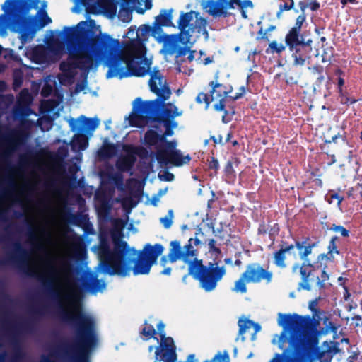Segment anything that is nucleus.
<instances>
[{
    "mask_svg": "<svg viewBox=\"0 0 362 362\" xmlns=\"http://www.w3.org/2000/svg\"><path fill=\"white\" fill-rule=\"evenodd\" d=\"M60 272L67 279L69 292L61 295L52 287L51 280H44V286L52 299L57 302V315L59 320L71 325L75 331L76 338L74 343L65 344L60 348L63 354L74 359L77 362H88L87 351L97 342L95 322L94 319L81 310V297L82 290L76 282L71 280L75 272L73 264L68 259H61ZM40 362H53L48 358H44Z\"/></svg>",
    "mask_w": 362,
    "mask_h": 362,
    "instance_id": "1",
    "label": "nucleus"
},
{
    "mask_svg": "<svg viewBox=\"0 0 362 362\" xmlns=\"http://www.w3.org/2000/svg\"><path fill=\"white\" fill-rule=\"evenodd\" d=\"M278 325L282 331L272 343L284 351L270 362H310L319 343V320L308 315L279 313Z\"/></svg>",
    "mask_w": 362,
    "mask_h": 362,
    "instance_id": "2",
    "label": "nucleus"
},
{
    "mask_svg": "<svg viewBox=\"0 0 362 362\" xmlns=\"http://www.w3.org/2000/svg\"><path fill=\"white\" fill-rule=\"evenodd\" d=\"M97 249L102 272L122 277L129 275L131 270L134 275L148 274L164 251V247L156 243L154 245L146 244L137 252L122 240L115 241L111 250L105 238L100 239Z\"/></svg>",
    "mask_w": 362,
    "mask_h": 362,
    "instance_id": "3",
    "label": "nucleus"
},
{
    "mask_svg": "<svg viewBox=\"0 0 362 362\" xmlns=\"http://www.w3.org/2000/svg\"><path fill=\"white\" fill-rule=\"evenodd\" d=\"M92 50L108 67L107 78L144 76L150 73L149 62L146 57V47L139 42L137 48L119 49V41L107 33L100 32L90 40Z\"/></svg>",
    "mask_w": 362,
    "mask_h": 362,
    "instance_id": "4",
    "label": "nucleus"
},
{
    "mask_svg": "<svg viewBox=\"0 0 362 362\" xmlns=\"http://www.w3.org/2000/svg\"><path fill=\"white\" fill-rule=\"evenodd\" d=\"M150 75V89L157 95L158 98L146 101H143L140 98L135 99L134 112L129 119L132 127H141L148 121L158 123L174 121L175 117L181 115L175 105L171 103L164 105V101L170 98L171 90L160 71L154 69Z\"/></svg>",
    "mask_w": 362,
    "mask_h": 362,
    "instance_id": "5",
    "label": "nucleus"
},
{
    "mask_svg": "<svg viewBox=\"0 0 362 362\" xmlns=\"http://www.w3.org/2000/svg\"><path fill=\"white\" fill-rule=\"evenodd\" d=\"M47 1L40 0H6L1 6L13 32L18 33L22 44L32 40L36 32L52 20L45 11Z\"/></svg>",
    "mask_w": 362,
    "mask_h": 362,
    "instance_id": "6",
    "label": "nucleus"
},
{
    "mask_svg": "<svg viewBox=\"0 0 362 362\" xmlns=\"http://www.w3.org/2000/svg\"><path fill=\"white\" fill-rule=\"evenodd\" d=\"M198 234H202L200 228L197 230L195 238H190L184 247L181 246L180 240H172L170 243L168 260L170 263H174L182 259L187 264L188 274L198 280L201 287L209 292L215 289L217 283L226 274V270L223 266L215 267L212 262H209L207 266L204 265L203 260L197 258L199 251L194 246L201 244L200 240L197 238Z\"/></svg>",
    "mask_w": 362,
    "mask_h": 362,
    "instance_id": "7",
    "label": "nucleus"
},
{
    "mask_svg": "<svg viewBox=\"0 0 362 362\" xmlns=\"http://www.w3.org/2000/svg\"><path fill=\"white\" fill-rule=\"evenodd\" d=\"M90 30L86 31V35L83 36L89 50L86 47L82 45H68L69 57L73 61L60 63L59 69L62 72L66 74H71L73 71L77 68L88 71L93 68L95 63L98 64L103 62V59L99 58L90 47V40L94 37H90Z\"/></svg>",
    "mask_w": 362,
    "mask_h": 362,
    "instance_id": "8",
    "label": "nucleus"
},
{
    "mask_svg": "<svg viewBox=\"0 0 362 362\" xmlns=\"http://www.w3.org/2000/svg\"><path fill=\"white\" fill-rule=\"evenodd\" d=\"M326 267L323 269L321 266L315 265L310 262H302L300 265L296 263L292 267V272L294 273L299 269L300 281L298 284V290L310 291L313 286L319 290L326 288L325 282L329 279V275L325 271Z\"/></svg>",
    "mask_w": 362,
    "mask_h": 362,
    "instance_id": "9",
    "label": "nucleus"
},
{
    "mask_svg": "<svg viewBox=\"0 0 362 362\" xmlns=\"http://www.w3.org/2000/svg\"><path fill=\"white\" fill-rule=\"evenodd\" d=\"M180 33L188 37L193 41H196L202 34L206 40L209 38V34L206 29L208 21L201 17L199 12L190 11L182 12L177 21Z\"/></svg>",
    "mask_w": 362,
    "mask_h": 362,
    "instance_id": "10",
    "label": "nucleus"
},
{
    "mask_svg": "<svg viewBox=\"0 0 362 362\" xmlns=\"http://www.w3.org/2000/svg\"><path fill=\"white\" fill-rule=\"evenodd\" d=\"M156 41L163 44L160 52L163 55H175V59L185 56L189 52V47L195 42L189 39V36L186 37L180 33L176 34H160L158 36Z\"/></svg>",
    "mask_w": 362,
    "mask_h": 362,
    "instance_id": "11",
    "label": "nucleus"
},
{
    "mask_svg": "<svg viewBox=\"0 0 362 362\" xmlns=\"http://www.w3.org/2000/svg\"><path fill=\"white\" fill-rule=\"evenodd\" d=\"M272 272L263 268L259 263H251L247 265L245 271L235 282L233 290L245 293L247 291V284H257L262 280H264L267 284H269L272 281Z\"/></svg>",
    "mask_w": 362,
    "mask_h": 362,
    "instance_id": "12",
    "label": "nucleus"
},
{
    "mask_svg": "<svg viewBox=\"0 0 362 362\" xmlns=\"http://www.w3.org/2000/svg\"><path fill=\"white\" fill-rule=\"evenodd\" d=\"M235 4L238 6L240 4V0H207L202 4L206 11L214 18L229 17L231 13L228 11V9L234 8Z\"/></svg>",
    "mask_w": 362,
    "mask_h": 362,
    "instance_id": "13",
    "label": "nucleus"
},
{
    "mask_svg": "<svg viewBox=\"0 0 362 362\" xmlns=\"http://www.w3.org/2000/svg\"><path fill=\"white\" fill-rule=\"evenodd\" d=\"M14 250L18 253V256H11L7 259H0V266H4L10 262L14 263L18 269L23 274L29 276H35V271L28 265L25 260L27 252L24 250L19 243L13 244Z\"/></svg>",
    "mask_w": 362,
    "mask_h": 362,
    "instance_id": "14",
    "label": "nucleus"
},
{
    "mask_svg": "<svg viewBox=\"0 0 362 362\" xmlns=\"http://www.w3.org/2000/svg\"><path fill=\"white\" fill-rule=\"evenodd\" d=\"M156 160L160 165L171 164L180 167L188 164L191 160L189 154L183 156L180 150L158 149L156 153Z\"/></svg>",
    "mask_w": 362,
    "mask_h": 362,
    "instance_id": "15",
    "label": "nucleus"
},
{
    "mask_svg": "<svg viewBox=\"0 0 362 362\" xmlns=\"http://www.w3.org/2000/svg\"><path fill=\"white\" fill-rule=\"evenodd\" d=\"M165 327V325L161 321L157 325L160 340L158 345L155 347V358L177 353V347L174 339L171 337L166 336Z\"/></svg>",
    "mask_w": 362,
    "mask_h": 362,
    "instance_id": "16",
    "label": "nucleus"
},
{
    "mask_svg": "<svg viewBox=\"0 0 362 362\" xmlns=\"http://www.w3.org/2000/svg\"><path fill=\"white\" fill-rule=\"evenodd\" d=\"M312 39L308 38L305 42H301V43L295 47V48L288 49L291 52L294 65L303 66L306 59L310 58L309 54L312 51Z\"/></svg>",
    "mask_w": 362,
    "mask_h": 362,
    "instance_id": "17",
    "label": "nucleus"
},
{
    "mask_svg": "<svg viewBox=\"0 0 362 362\" xmlns=\"http://www.w3.org/2000/svg\"><path fill=\"white\" fill-rule=\"evenodd\" d=\"M79 27V24L77 25V27L72 28H65V34L64 38L67 42L68 45H76V41H78V45H82L87 47V49L89 50L88 47L87 46V42L83 39V36L86 35V31L89 30V29H85L84 28H81L80 29L78 28ZM90 36L95 37L93 35V31L90 30ZM97 35H95L96 36Z\"/></svg>",
    "mask_w": 362,
    "mask_h": 362,
    "instance_id": "18",
    "label": "nucleus"
},
{
    "mask_svg": "<svg viewBox=\"0 0 362 362\" xmlns=\"http://www.w3.org/2000/svg\"><path fill=\"white\" fill-rule=\"evenodd\" d=\"M153 29V25L152 26L146 24L140 25L136 31V39L132 42L129 47L137 48L139 42L141 43L143 46H145L144 43L148 41L150 35L157 40L158 36H159L160 34H158V32H156L154 34Z\"/></svg>",
    "mask_w": 362,
    "mask_h": 362,
    "instance_id": "19",
    "label": "nucleus"
},
{
    "mask_svg": "<svg viewBox=\"0 0 362 362\" xmlns=\"http://www.w3.org/2000/svg\"><path fill=\"white\" fill-rule=\"evenodd\" d=\"M173 11V9H163L160 11V14L156 16L153 23L154 26V34L156 32H158L160 35L164 33L162 27L174 26L172 21Z\"/></svg>",
    "mask_w": 362,
    "mask_h": 362,
    "instance_id": "20",
    "label": "nucleus"
},
{
    "mask_svg": "<svg viewBox=\"0 0 362 362\" xmlns=\"http://www.w3.org/2000/svg\"><path fill=\"white\" fill-rule=\"evenodd\" d=\"M124 149L127 151H130L131 153H127L124 156H121L116 162V167L122 172H126L131 170L135 162L136 157L134 153H136L135 149L129 146H124Z\"/></svg>",
    "mask_w": 362,
    "mask_h": 362,
    "instance_id": "21",
    "label": "nucleus"
},
{
    "mask_svg": "<svg viewBox=\"0 0 362 362\" xmlns=\"http://www.w3.org/2000/svg\"><path fill=\"white\" fill-rule=\"evenodd\" d=\"M317 243L310 242L309 237L303 238V240H296L295 245L298 251V255L300 259L305 262H310L308 259L309 255L312 253L313 248L317 246Z\"/></svg>",
    "mask_w": 362,
    "mask_h": 362,
    "instance_id": "22",
    "label": "nucleus"
},
{
    "mask_svg": "<svg viewBox=\"0 0 362 362\" xmlns=\"http://www.w3.org/2000/svg\"><path fill=\"white\" fill-rule=\"evenodd\" d=\"M238 325L239 327V331L238 336L235 339L236 341H238L240 337L241 341H244L245 340L244 334L248 329L251 328L252 327L254 328V332L252 335V340H255L256 334L261 329V326L258 323H256L249 319H239Z\"/></svg>",
    "mask_w": 362,
    "mask_h": 362,
    "instance_id": "23",
    "label": "nucleus"
},
{
    "mask_svg": "<svg viewBox=\"0 0 362 362\" xmlns=\"http://www.w3.org/2000/svg\"><path fill=\"white\" fill-rule=\"evenodd\" d=\"M307 39L304 34L300 33V31L296 30V28H291L286 35L285 43L288 49H293Z\"/></svg>",
    "mask_w": 362,
    "mask_h": 362,
    "instance_id": "24",
    "label": "nucleus"
},
{
    "mask_svg": "<svg viewBox=\"0 0 362 362\" xmlns=\"http://www.w3.org/2000/svg\"><path fill=\"white\" fill-rule=\"evenodd\" d=\"M339 240V238L337 235L332 236L327 245V252L320 254L317 257L318 260L326 259L329 262H334V254L339 255L340 250L338 249L337 242Z\"/></svg>",
    "mask_w": 362,
    "mask_h": 362,
    "instance_id": "25",
    "label": "nucleus"
},
{
    "mask_svg": "<svg viewBox=\"0 0 362 362\" xmlns=\"http://www.w3.org/2000/svg\"><path fill=\"white\" fill-rule=\"evenodd\" d=\"M81 283L83 288L86 291L91 292H96L105 286V284L101 283V281L93 274H90L89 276L83 277Z\"/></svg>",
    "mask_w": 362,
    "mask_h": 362,
    "instance_id": "26",
    "label": "nucleus"
},
{
    "mask_svg": "<svg viewBox=\"0 0 362 362\" xmlns=\"http://www.w3.org/2000/svg\"><path fill=\"white\" fill-rule=\"evenodd\" d=\"M218 102L214 105V108L215 110L218 112H223V115L222 116V122L223 123H228L231 120V117H228V115L230 114L231 115H235V107H230V110H227L226 109V102L228 100L227 98L222 97L221 98H218Z\"/></svg>",
    "mask_w": 362,
    "mask_h": 362,
    "instance_id": "27",
    "label": "nucleus"
},
{
    "mask_svg": "<svg viewBox=\"0 0 362 362\" xmlns=\"http://www.w3.org/2000/svg\"><path fill=\"white\" fill-rule=\"evenodd\" d=\"M65 220L69 224L83 227L88 223V218L87 215H84L81 213L73 214L71 212H67L65 215Z\"/></svg>",
    "mask_w": 362,
    "mask_h": 362,
    "instance_id": "28",
    "label": "nucleus"
},
{
    "mask_svg": "<svg viewBox=\"0 0 362 362\" xmlns=\"http://www.w3.org/2000/svg\"><path fill=\"white\" fill-rule=\"evenodd\" d=\"M21 143V140L18 139H11L6 149L4 151L1 155L2 160L4 163H6L10 169H13V167L11 166V162L9 160V157L11 153L17 148L18 146Z\"/></svg>",
    "mask_w": 362,
    "mask_h": 362,
    "instance_id": "29",
    "label": "nucleus"
},
{
    "mask_svg": "<svg viewBox=\"0 0 362 362\" xmlns=\"http://www.w3.org/2000/svg\"><path fill=\"white\" fill-rule=\"evenodd\" d=\"M13 351L8 358V362H20L25 357V353L20 346L18 341L13 336L12 338Z\"/></svg>",
    "mask_w": 362,
    "mask_h": 362,
    "instance_id": "30",
    "label": "nucleus"
},
{
    "mask_svg": "<svg viewBox=\"0 0 362 362\" xmlns=\"http://www.w3.org/2000/svg\"><path fill=\"white\" fill-rule=\"evenodd\" d=\"M130 4H127L122 1L120 5V8L118 12V18L124 23H129L132 18V11L135 10V5L134 7L129 6Z\"/></svg>",
    "mask_w": 362,
    "mask_h": 362,
    "instance_id": "31",
    "label": "nucleus"
},
{
    "mask_svg": "<svg viewBox=\"0 0 362 362\" xmlns=\"http://www.w3.org/2000/svg\"><path fill=\"white\" fill-rule=\"evenodd\" d=\"M117 146L112 143H107L103 145L99 151V155L104 158H111L117 154Z\"/></svg>",
    "mask_w": 362,
    "mask_h": 362,
    "instance_id": "32",
    "label": "nucleus"
},
{
    "mask_svg": "<svg viewBox=\"0 0 362 362\" xmlns=\"http://www.w3.org/2000/svg\"><path fill=\"white\" fill-rule=\"evenodd\" d=\"M209 86L211 88L210 94L213 100L222 97L228 98V92H223L218 89L220 88H224V86L222 83L212 81L209 82Z\"/></svg>",
    "mask_w": 362,
    "mask_h": 362,
    "instance_id": "33",
    "label": "nucleus"
},
{
    "mask_svg": "<svg viewBox=\"0 0 362 362\" xmlns=\"http://www.w3.org/2000/svg\"><path fill=\"white\" fill-rule=\"evenodd\" d=\"M284 250L279 248L273 255L274 264L280 269H284L286 267V255Z\"/></svg>",
    "mask_w": 362,
    "mask_h": 362,
    "instance_id": "34",
    "label": "nucleus"
},
{
    "mask_svg": "<svg viewBox=\"0 0 362 362\" xmlns=\"http://www.w3.org/2000/svg\"><path fill=\"white\" fill-rule=\"evenodd\" d=\"M87 136L82 133H78L73 138V145L77 146L80 150H84L88 146Z\"/></svg>",
    "mask_w": 362,
    "mask_h": 362,
    "instance_id": "35",
    "label": "nucleus"
},
{
    "mask_svg": "<svg viewBox=\"0 0 362 362\" xmlns=\"http://www.w3.org/2000/svg\"><path fill=\"white\" fill-rule=\"evenodd\" d=\"M158 133L153 129L146 131L144 134V143L149 146H156L158 144Z\"/></svg>",
    "mask_w": 362,
    "mask_h": 362,
    "instance_id": "36",
    "label": "nucleus"
},
{
    "mask_svg": "<svg viewBox=\"0 0 362 362\" xmlns=\"http://www.w3.org/2000/svg\"><path fill=\"white\" fill-rule=\"evenodd\" d=\"M322 224L325 225L323 226V228H325L326 227V229L328 230H332L335 233H339L342 237L346 238L349 236L350 231L342 226L336 225L334 223L329 226L327 223H322Z\"/></svg>",
    "mask_w": 362,
    "mask_h": 362,
    "instance_id": "37",
    "label": "nucleus"
},
{
    "mask_svg": "<svg viewBox=\"0 0 362 362\" xmlns=\"http://www.w3.org/2000/svg\"><path fill=\"white\" fill-rule=\"evenodd\" d=\"M323 325L325 326L326 333L332 332L333 334H337L339 328L340 327V325L332 322L328 317H324Z\"/></svg>",
    "mask_w": 362,
    "mask_h": 362,
    "instance_id": "38",
    "label": "nucleus"
},
{
    "mask_svg": "<svg viewBox=\"0 0 362 362\" xmlns=\"http://www.w3.org/2000/svg\"><path fill=\"white\" fill-rule=\"evenodd\" d=\"M79 119H83V125L88 130L93 131L99 125L100 121L97 118H87L83 115L80 116Z\"/></svg>",
    "mask_w": 362,
    "mask_h": 362,
    "instance_id": "39",
    "label": "nucleus"
},
{
    "mask_svg": "<svg viewBox=\"0 0 362 362\" xmlns=\"http://www.w3.org/2000/svg\"><path fill=\"white\" fill-rule=\"evenodd\" d=\"M157 334L156 330L155 329L154 327L151 325L148 324L146 322L144 323V327H143L142 330L141 331V334L144 336L146 337V340L150 339L151 338H154L155 335Z\"/></svg>",
    "mask_w": 362,
    "mask_h": 362,
    "instance_id": "40",
    "label": "nucleus"
},
{
    "mask_svg": "<svg viewBox=\"0 0 362 362\" xmlns=\"http://www.w3.org/2000/svg\"><path fill=\"white\" fill-rule=\"evenodd\" d=\"M281 3L279 5V12L277 13V16L279 15V13H282L285 11H289L291 8H293L294 6V1L293 0H280Z\"/></svg>",
    "mask_w": 362,
    "mask_h": 362,
    "instance_id": "41",
    "label": "nucleus"
},
{
    "mask_svg": "<svg viewBox=\"0 0 362 362\" xmlns=\"http://www.w3.org/2000/svg\"><path fill=\"white\" fill-rule=\"evenodd\" d=\"M9 313L4 310L3 307L0 305V324L4 327H10L11 325L8 319Z\"/></svg>",
    "mask_w": 362,
    "mask_h": 362,
    "instance_id": "42",
    "label": "nucleus"
},
{
    "mask_svg": "<svg viewBox=\"0 0 362 362\" xmlns=\"http://www.w3.org/2000/svg\"><path fill=\"white\" fill-rule=\"evenodd\" d=\"M163 124L165 128L163 134L166 136H171L174 134L173 129L177 127V123L175 121H167V122H163Z\"/></svg>",
    "mask_w": 362,
    "mask_h": 362,
    "instance_id": "43",
    "label": "nucleus"
},
{
    "mask_svg": "<svg viewBox=\"0 0 362 362\" xmlns=\"http://www.w3.org/2000/svg\"><path fill=\"white\" fill-rule=\"evenodd\" d=\"M16 329H23L25 331L31 332L34 327V322L33 320L24 321L23 322L18 325V326H12Z\"/></svg>",
    "mask_w": 362,
    "mask_h": 362,
    "instance_id": "44",
    "label": "nucleus"
},
{
    "mask_svg": "<svg viewBox=\"0 0 362 362\" xmlns=\"http://www.w3.org/2000/svg\"><path fill=\"white\" fill-rule=\"evenodd\" d=\"M212 100L213 99L211 97V95H209L208 94L202 92L199 93L196 98V102L197 103L202 104V103H204L206 105V107L209 105Z\"/></svg>",
    "mask_w": 362,
    "mask_h": 362,
    "instance_id": "45",
    "label": "nucleus"
},
{
    "mask_svg": "<svg viewBox=\"0 0 362 362\" xmlns=\"http://www.w3.org/2000/svg\"><path fill=\"white\" fill-rule=\"evenodd\" d=\"M95 1L96 0H78L81 4L86 7V12L90 13H95V6L91 5L92 4L95 3Z\"/></svg>",
    "mask_w": 362,
    "mask_h": 362,
    "instance_id": "46",
    "label": "nucleus"
},
{
    "mask_svg": "<svg viewBox=\"0 0 362 362\" xmlns=\"http://www.w3.org/2000/svg\"><path fill=\"white\" fill-rule=\"evenodd\" d=\"M173 210H169L168 212V215L165 216V217L160 218V221L165 228H169L173 223Z\"/></svg>",
    "mask_w": 362,
    "mask_h": 362,
    "instance_id": "47",
    "label": "nucleus"
},
{
    "mask_svg": "<svg viewBox=\"0 0 362 362\" xmlns=\"http://www.w3.org/2000/svg\"><path fill=\"white\" fill-rule=\"evenodd\" d=\"M211 362H230V356L227 351L223 354L218 352L211 359Z\"/></svg>",
    "mask_w": 362,
    "mask_h": 362,
    "instance_id": "48",
    "label": "nucleus"
},
{
    "mask_svg": "<svg viewBox=\"0 0 362 362\" xmlns=\"http://www.w3.org/2000/svg\"><path fill=\"white\" fill-rule=\"evenodd\" d=\"M154 362H177V354H173L158 358H155Z\"/></svg>",
    "mask_w": 362,
    "mask_h": 362,
    "instance_id": "49",
    "label": "nucleus"
},
{
    "mask_svg": "<svg viewBox=\"0 0 362 362\" xmlns=\"http://www.w3.org/2000/svg\"><path fill=\"white\" fill-rule=\"evenodd\" d=\"M269 48L272 49V52L280 54L285 50L286 47L282 44H278L276 40H274L269 43Z\"/></svg>",
    "mask_w": 362,
    "mask_h": 362,
    "instance_id": "50",
    "label": "nucleus"
},
{
    "mask_svg": "<svg viewBox=\"0 0 362 362\" xmlns=\"http://www.w3.org/2000/svg\"><path fill=\"white\" fill-rule=\"evenodd\" d=\"M313 69L319 74V76L316 78L315 85L320 87L325 81V76L322 75L323 67L321 66H316L313 67Z\"/></svg>",
    "mask_w": 362,
    "mask_h": 362,
    "instance_id": "51",
    "label": "nucleus"
},
{
    "mask_svg": "<svg viewBox=\"0 0 362 362\" xmlns=\"http://www.w3.org/2000/svg\"><path fill=\"white\" fill-rule=\"evenodd\" d=\"M335 75L339 76L338 82H337L338 90H339V93L340 95H341L342 94V91H343L342 87L344 85V80L341 77V76L344 75V71L341 69L338 68L335 71Z\"/></svg>",
    "mask_w": 362,
    "mask_h": 362,
    "instance_id": "52",
    "label": "nucleus"
},
{
    "mask_svg": "<svg viewBox=\"0 0 362 362\" xmlns=\"http://www.w3.org/2000/svg\"><path fill=\"white\" fill-rule=\"evenodd\" d=\"M318 359L320 362H331L332 356L330 351H322L319 354Z\"/></svg>",
    "mask_w": 362,
    "mask_h": 362,
    "instance_id": "53",
    "label": "nucleus"
},
{
    "mask_svg": "<svg viewBox=\"0 0 362 362\" xmlns=\"http://www.w3.org/2000/svg\"><path fill=\"white\" fill-rule=\"evenodd\" d=\"M208 245L209 247V251H211L218 255L221 252V249L216 246V240L214 239H209Z\"/></svg>",
    "mask_w": 362,
    "mask_h": 362,
    "instance_id": "54",
    "label": "nucleus"
},
{
    "mask_svg": "<svg viewBox=\"0 0 362 362\" xmlns=\"http://www.w3.org/2000/svg\"><path fill=\"white\" fill-rule=\"evenodd\" d=\"M305 21V16L303 14L298 16L296 18L295 25L292 28H296V30L301 31V27Z\"/></svg>",
    "mask_w": 362,
    "mask_h": 362,
    "instance_id": "55",
    "label": "nucleus"
},
{
    "mask_svg": "<svg viewBox=\"0 0 362 362\" xmlns=\"http://www.w3.org/2000/svg\"><path fill=\"white\" fill-rule=\"evenodd\" d=\"M23 83V77L21 75H15L13 77V88L14 90L19 88Z\"/></svg>",
    "mask_w": 362,
    "mask_h": 362,
    "instance_id": "56",
    "label": "nucleus"
},
{
    "mask_svg": "<svg viewBox=\"0 0 362 362\" xmlns=\"http://www.w3.org/2000/svg\"><path fill=\"white\" fill-rule=\"evenodd\" d=\"M330 200H329V203H332L333 199H336L337 201V206L339 207L341 204V202L344 200V197L340 196L338 193L334 192L329 194Z\"/></svg>",
    "mask_w": 362,
    "mask_h": 362,
    "instance_id": "57",
    "label": "nucleus"
},
{
    "mask_svg": "<svg viewBox=\"0 0 362 362\" xmlns=\"http://www.w3.org/2000/svg\"><path fill=\"white\" fill-rule=\"evenodd\" d=\"M295 247H296L295 243L287 245V243L285 241H281V244H280V248H281L283 250H284V252L286 253L289 252L291 250H293Z\"/></svg>",
    "mask_w": 362,
    "mask_h": 362,
    "instance_id": "58",
    "label": "nucleus"
},
{
    "mask_svg": "<svg viewBox=\"0 0 362 362\" xmlns=\"http://www.w3.org/2000/svg\"><path fill=\"white\" fill-rule=\"evenodd\" d=\"M209 168L211 170H214L216 172L219 168V163L217 159L214 157H211V160L209 163Z\"/></svg>",
    "mask_w": 362,
    "mask_h": 362,
    "instance_id": "59",
    "label": "nucleus"
},
{
    "mask_svg": "<svg viewBox=\"0 0 362 362\" xmlns=\"http://www.w3.org/2000/svg\"><path fill=\"white\" fill-rule=\"evenodd\" d=\"M258 36L257 37V40H264L269 41V38L267 36V33L266 30H264L262 28H261L257 32Z\"/></svg>",
    "mask_w": 362,
    "mask_h": 362,
    "instance_id": "60",
    "label": "nucleus"
},
{
    "mask_svg": "<svg viewBox=\"0 0 362 362\" xmlns=\"http://www.w3.org/2000/svg\"><path fill=\"white\" fill-rule=\"evenodd\" d=\"M238 7L240 8V10L245 9V8L247 7L253 8V4L250 0H240V4L238 5Z\"/></svg>",
    "mask_w": 362,
    "mask_h": 362,
    "instance_id": "61",
    "label": "nucleus"
},
{
    "mask_svg": "<svg viewBox=\"0 0 362 362\" xmlns=\"http://www.w3.org/2000/svg\"><path fill=\"white\" fill-rule=\"evenodd\" d=\"M285 81L287 84L291 86L296 85L298 83L296 78L294 76L288 74H286Z\"/></svg>",
    "mask_w": 362,
    "mask_h": 362,
    "instance_id": "62",
    "label": "nucleus"
},
{
    "mask_svg": "<svg viewBox=\"0 0 362 362\" xmlns=\"http://www.w3.org/2000/svg\"><path fill=\"white\" fill-rule=\"evenodd\" d=\"M86 83L84 82H78L75 86L74 92L75 93H79L82 90H83L86 88Z\"/></svg>",
    "mask_w": 362,
    "mask_h": 362,
    "instance_id": "63",
    "label": "nucleus"
},
{
    "mask_svg": "<svg viewBox=\"0 0 362 362\" xmlns=\"http://www.w3.org/2000/svg\"><path fill=\"white\" fill-rule=\"evenodd\" d=\"M309 7L311 11H315L320 8V3L317 0H313L309 4Z\"/></svg>",
    "mask_w": 362,
    "mask_h": 362,
    "instance_id": "64",
    "label": "nucleus"
}]
</instances>
